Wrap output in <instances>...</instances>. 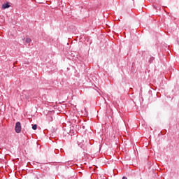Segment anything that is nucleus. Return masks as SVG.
<instances>
[{
	"instance_id": "1",
	"label": "nucleus",
	"mask_w": 179,
	"mask_h": 179,
	"mask_svg": "<svg viewBox=\"0 0 179 179\" xmlns=\"http://www.w3.org/2000/svg\"><path fill=\"white\" fill-rule=\"evenodd\" d=\"M15 129L17 134H20V132H22V124H20V122H17L15 124Z\"/></svg>"
},
{
	"instance_id": "2",
	"label": "nucleus",
	"mask_w": 179,
	"mask_h": 179,
	"mask_svg": "<svg viewBox=\"0 0 179 179\" xmlns=\"http://www.w3.org/2000/svg\"><path fill=\"white\" fill-rule=\"evenodd\" d=\"M8 8H10L9 3H4L2 5V9H8Z\"/></svg>"
},
{
	"instance_id": "3",
	"label": "nucleus",
	"mask_w": 179,
	"mask_h": 179,
	"mask_svg": "<svg viewBox=\"0 0 179 179\" xmlns=\"http://www.w3.org/2000/svg\"><path fill=\"white\" fill-rule=\"evenodd\" d=\"M25 43H27V44L31 43V39L30 38H26Z\"/></svg>"
},
{
	"instance_id": "4",
	"label": "nucleus",
	"mask_w": 179,
	"mask_h": 179,
	"mask_svg": "<svg viewBox=\"0 0 179 179\" xmlns=\"http://www.w3.org/2000/svg\"><path fill=\"white\" fill-rule=\"evenodd\" d=\"M32 129H34V131H36V129H37V124H34L32 126Z\"/></svg>"
},
{
	"instance_id": "5",
	"label": "nucleus",
	"mask_w": 179,
	"mask_h": 179,
	"mask_svg": "<svg viewBox=\"0 0 179 179\" xmlns=\"http://www.w3.org/2000/svg\"><path fill=\"white\" fill-rule=\"evenodd\" d=\"M122 179H128V178L124 176V177L122 178Z\"/></svg>"
}]
</instances>
